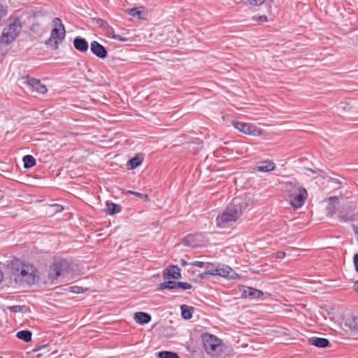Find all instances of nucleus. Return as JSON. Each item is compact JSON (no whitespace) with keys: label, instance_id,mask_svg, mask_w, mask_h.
I'll list each match as a JSON object with an SVG mask.
<instances>
[{"label":"nucleus","instance_id":"obj_37","mask_svg":"<svg viewBox=\"0 0 358 358\" xmlns=\"http://www.w3.org/2000/svg\"><path fill=\"white\" fill-rule=\"evenodd\" d=\"M253 18L255 19L259 22H264L267 21V16L265 15H259L257 18L254 17Z\"/></svg>","mask_w":358,"mask_h":358},{"label":"nucleus","instance_id":"obj_45","mask_svg":"<svg viewBox=\"0 0 358 358\" xmlns=\"http://www.w3.org/2000/svg\"><path fill=\"white\" fill-rule=\"evenodd\" d=\"M180 264L182 265V266H186L187 264V262L184 259H181L180 260Z\"/></svg>","mask_w":358,"mask_h":358},{"label":"nucleus","instance_id":"obj_2","mask_svg":"<svg viewBox=\"0 0 358 358\" xmlns=\"http://www.w3.org/2000/svg\"><path fill=\"white\" fill-rule=\"evenodd\" d=\"M286 187L291 206L294 209L302 207L308 197L306 189L296 180L287 182Z\"/></svg>","mask_w":358,"mask_h":358},{"label":"nucleus","instance_id":"obj_44","mask_svg":"<svg viewBox=\"0 0 358 358\" xmlns=\"http://www.w3.org/2000/svg\"><path fill=\"white\" fill-rule=\"evenodd\" d=\"M354 289L355 292H358V280L355 281L354 284Z\"/></svg>","mask_w":358,"mask_h":358},{"label":"nucleus","instance_id":"obj_34","mask_svg":"<svg viewBox=\"0 0 358 358\" xmlns=\"http://www.w3.org/2000/svg\"><path fill=\"white\" fill-rule=\"evenodd\" d=\"M128 193L130 194H132V195H135L142 199H144L145 201H147L149 199L148 195L146 194H142V193L134 192V191H128Z\"/></svg>","mask_w":358,"mask_h":358},{"label":"nucleus","instance_id":"obj_47","mask_svg":"<svg viewBox=\"0 0 358 358\" xmlns=\"http://www.w3.org/2000/svg\"><path fill=\"white\" fill-rule=\"evenodd\" d=\"M204 275H206V273H201V274L199 275V277H200L201 278H203V276H204Z\"/></svg>","mask_w":358,"mask_h":358},{"label":"nucleus","instance_id":"obj_8","mask_svg":"<svg viewBox=\"0 0 358 358\" xmlns=\"http://www.w3.org/2000/svg\"><path fill=\"white\" fill-rule=\"evenodd\" d=\"M234 127L245 134L259 136L262 134V130L250 123L239 121L233 122Z\"/></svg>","mask_w":358,"mask_h":358},{"label":"nucleus","instance_id":"obj_35","mask_svg":"<svg viewBox=\"0 0 358 358\" xmlns=\"http://www.w3.org/2000/svg\"><path fill=\"white\" fill-rule=\"evenodd\" d=\"M69 291L73 293L80 294L84 292V289L78 286H72L69 287Z\"/></svg>","mask_w":358,"mask_h":358},{"label":"nucleus","instance_id":"obj_31","mask_svg":"<svg viewBox=\"0 0 358 358\" xmlns=\"http://www.w3.org/2000/svg\"><path fill=\"white\" fill-rule=\"evenodd\" d=\"M205 267H206V271H205L206 274L212 275H215L217 265H215L211 263H207L206 264Z\"/></svg>","mask_w":358,"mask_h":358},{"label":"nucleus","instance_id":"obj_25","mask_svg":"<svg viewBox=\"0 0 358 358\" xmlns=\"http://www.w3.org/2000/svg\"><path fill=\"white\" fill-rule=\"evenodd\" d=\"M345 324L350 329H358V315H350L345 320Z\"/></svg>","mask_w":358,"mask_h":358},{"label":"nucleus","instance_id":"obj_30","mask_svg":"<svg viewBox=\"0 0 358 358\" xmlns=\"http://www.w3.org/2000/svg\"><path fill=\"white\" fill-rule=\"evenodd\" d=\"M341 220L344 222L354 221L357 218V215L353 212H348L340 216Z\"/></svg>","mask_w":358,"mask_h":358},{"label":"nucleus","instance_id":"obj_26","mask_svg":"<svg viewBox=\"0 0 358 358\" xmlns=\"http://www.w3.org/2000/svg\"><path fill=\"white\" fill-rule=\"evenodd\" d=\"M31 332L28 330H22L17 333L16 336L25 342H29L31 340Z\"/></svg>","mask_w":358,"mask_h":358},{"label":"nucleus","instance_id":"obj_29","mask_svg":"<svg viewBox=\"0 0 358 358\" xmlns=\"http://www.w3.org/2000/svg\"><path fill=\"white\" fill-rule=\"evenodd\" d=\"M159 358H179L177 353L171 351H162L158 353Z\"/></svg>","mask_w":358,"mask_h":358},{"label":"nucleus","instance_id":"obj_41","mask_svg":"<svg viewBox=\"0 0 358 358\" xmlns=\"http://www.w3.org/2000/svg\"><path fill=\"white\" fill-rule=\"evenodd\" d=\"M6 15L5 10L3 9V6L0 4V21L1 20V18Z\"/></svg>","mask_w":358,"mask_h":358},{"label":"nucleus","instance_id":"obj_19","mask_svg":"<svg viewBox=\"0 0 358 358\" xmlns=\"http://www.w3.org/2000/svg\"><path fill=\"white\" fill-rule=\"evenodd\" d=\"M103 31H105L106 36L108 38H112L120 41H127L129 39V38L125 36L115 34L113 28L109 24H107L106 27H105Z\"/></svg>","mask_w":358,"mask_h":358},{"label":"nucleus","instance_id":"obj_32","mask_svg":"<svg viewBox=\"0 0 358 358\" xmlns=\"http://www.w3.org/2000/svg\"><path fill=\"white\" fill-rule=\"evenodd\" d=\"M93 21L94 22V24L98 26L99 27H101L103 29L105 28V27H106V25L108 24V23L103 20V19L101 18H94L93 19Z\"/></svg>","mask_w":358,"mask_h":358},{"label":"nucleus","instance_id":"obj_1","mask_svg":"<svg viewBox=\"0 0 358 358\" xmlns=\"http://www.w3.org/2000/svg\"><path fill=\"white\" fill-rule=\"evenodd\" d=\"M248 207V202L239 197L232 199L231 203L225 208L223 213L217 217V225L224 227V224L236 221Z\"/></svg>","mask_w":358,"mask_h":358},{"label":"nucleus","instance_id":"obj_12","mask_svg":"<svg viewBox=\"0 0 358 358\" xmlns=\"http://www.w3.org/2000/svg\"><path fill=\"white\" fill-rule=\"evenodd\" d=\"M90 50L97 57L105 59L108 55L106 48L96 41H93L90 44Z\"/></svg>","mask_w":358,"mask_h":358},{"label":"nucleus","instance_id":"obj_21","mask_svg":"<svg viewBox=\"0 0 358 358\" xmlns=\"http://www.w3.org/2000/svg\"><path fill=\"white\" fill-rule=\"evenodd\" d=\"M143 160V155L141 154H138L136 155V157L129 160L127 165L130 166V169H134L141 164Z\"/></svg>","mask_w":358,"mask_h":358},{"label":"nucleus","instance_id":"obj_24","mask_svg":"<svg viewBox=\"0 0 358 358\" xmlns=\"http://www.w3.org/2000/svg\"><path fill=\"white\" fill-rule=\"evenodd\" d=\"M30 31L33 33L34 38H36L38 36H42L44 31L41 24L36 22L31 24L30 27Z\"/></svg>","mask_w":358,"mask_h":358},{"label":"nucleus","instance_id":"obj_5","mask_svg":"<svg viewBox=\"0 0 358 358\" xmlns=\"http://www.w3.org/2000/svg\"><path fill=\"white\" fill-rule=\"evenodd\" d=\"M22 27L20 20L18 17H14L13 21L3 29L0 41L6 45L13 42L21 32Z\"/></svg>","mask_w":358,"mask_h":358},{"label":"nucleus","instance_id":"obj_42","mask_svg":"<svg viewBox=\"0 0 358 358\" xmlns=\"http://www.w3.org/2000/svg\"><path fill=\"white\" fill-rule=\"evenodd\" d=\"M285 256V253L284 252H282V251H279L277 253V257L278 258H280V259H282L284 258Z\"/></svg>","mask_w":358,"mask_h":358},{"label":"nucleus","instance_id":"obj_4","mask_svg":"<svg viewBox=\"0 0 358 358\" xmlns=\"http://www.w3.org/2000/svg\"><path fill=\"white\" fill-rule=\"evenodd\" d=\"M52 22L54 28L51 31L50 37L45 41V44L52 50H57L59 44L64 39L66 31L60 18H54Z\"/></svg>","mask_w":358,"mask_h":358},{"label":"nucleus","instance_id":"obj_13","mask_svg":"<svg viewBox=\"0 0 358 358\" xmlns=\"http://www.w3.org/2000/svg\"><path fill=\"white\" fill-rule=\"evenodd\" d=\"M162 276L164 280L168 278L180 279L181 278L180 269L178 266H169L163 271Z\"/></svg>","mask_w":358,"mask_h":358},{"label":"nucleus","instance_id":"obj_15","mask_svg":"<svg viewBox=\"0 0 358 358\" xmlns=\"http://www.w3.org/2000/svg\"><path fill=\"white\" fill-rule=\"evenodd\" d=\"M308 344L320 348H326L330 345L328 339L319 337H311L308 341Z\"/></svg>","mask_w":358,"mask_h":358},{"label":"nucleus","instance_id":"obj_22","mask_svg":"<svg viewBox=\"0 0 358 358\" xmlns=\"http://www.w3.org/2000/svg\"><path fill=\"white\" fill-rule=\"evenodd\" d=\"M107 212L109 215H113L116 213L121 212L122 207L119 204H116L112 202H106Z\"/></svg>","mask_w":358,"mask_h":358},{"label":"nucleus","instance_id":"obj_43","mask_svg":"<svg viewBox=\"0 0 358 358\" xmlns=\"http://www.w3.org/2000/svg\"><path fill=\"white\" fill-rule=\"evenodd\" d=\"M329 199L331 201V203L338 202V198L336 196H331Z\"/></svg>","mask_w":358,"mask_h":358},{"label":"nucleus","instance_id":"obj_9","mask_svg":"<svg viewBox=\"0 0 358 358\" xmlns=\"http://www.w3.org/2000/svg\"><path fill=\"white\" fill-rule=\"evenodd\" d=\"M24 79L26 80L25 83L31 91L36 92L40 94H45L47 92L46 86L42 84L38 79L31 78L29 76H25Z\"/></svg>","mask_w":358,"mask_h":358},{"label":"nucleus","instance_id":"obj_40","mask_svg":"<svg viewBox=\"0 0 358 358\" xmlns=\"http://www.w3.org/2000/svg\"><path fill=\"white\" fill-rule=\"evenodd\" d=\"M192 265L198 267H203L204 266V263L203 262L195 261L193 263H192Z\"/></svg>","mask_w":358,"mask_h":358},{"label":"nucleus","instance_id":"obj_27","mask_svg":"<svg viewBox=\"0 0 358 358\" xmlns=\"http://www.w3.org/2000/svg\"><path fill=\"white\" fill-rule=\"evenodd\" d=\"M22 160L24 162V166L26 169L31 168L36 164L35 158L29 155L24 156Z\"/></svg>","mask_w":358,"mask_h":358},{"label":"nucleus","instance_id":"obj_46","mask_svg":"<svg viewBox=\"0 0 358 358\" xmlns=\"http://www.w3.org/2000/svg\"><path fill=\"white\" fill-rule=\"evenodd\" d=\"M3 278V274L2 271L0 269V282L2 281Z\"/></svg>","mask_w":358,"mask_h":358},{"label":"nucleus","instance_id":"obj_23","mask_svg":"<svg viewBox=\"0 0 358 358\" xmlns=\"http://www.w3.org/2000/svg\"><path fill=\"white\" fill-rule=\"evenodd\" d=\"M181 309V315L183 319L189 320L192 318V313L194 312V308L191 306H188L187 305H182L180 306Z\"/></svg>","mask_w":358,"mask_h":358},{"label":"nucleus","instance_id":"obj_3","mask_svg":"<svg viewBox=\"0 0 358 358\" xmlns=\"http://www.w3.org/2000/svg\"><path fill=\"white\" fill-rule=\"evenodd\" d=\"M13 267L17 272L15 274L17 275L20 282L28 285L34 284L36 282V268L33 265L29 263L16 261V263L13 264Z\"/></svg>","mask_w":358,"mask_h":358},{"label":"nucleus","instance_id":"obj_33","mask_svg":"<svg viewBox=\"0 0 358 358\" xmlns=\"http://www.w3.org/2000/svg\"><path fill=\"white\" fill-rule=\"evenodd\" d=\"M176 287L177 289H182L185 290L191 289L192 285L188 282H177Z\"/></svg>","mask_w":358,"mask_h":358},{"label":"nucleus","instance_id":"obj_38","mask_svg":"<svg viewBox=\"0 0 358 358\" xmlns=\"http://www.w3.org/2000/svg\"><path fill=\"white\" fill-rule=\"evenodd\" d=\"M353 262L355 264V270L358 272V254H355L354 255Z\"/></svg>","mask_w":358,"mask_h":358},{"label":"nucleus","instance_id":"obj_18","mask_svg":"<svg viewBox=\"0 0 358 358\" xmlns=\"http://www.w3.org/2000/svg\"><path fill=\"white\" fill-rule=\"evenodd\" d=\"M125 13L138 20H145L144 7L143 6L127 9Z\"/></svg>","mask_w":358,"mask_h":358},{"label":"nucleus","instance_id":"obj_36","mask_svg":"<svg viewBox=\"0 0 358 358\" xmlns=\"http://www.w3.org/2000/svg\"><path fill=\"white\" fill-rule=\"evenodd\" d=\"M247 1L252 6H260L263 4L266 0H247Z\"/></svg>","mask_w":358,"mask_h":358},{"label":"nucleus","instance_id":"obj_17","mask_svg":"<svg viewBox=\"0 0 358 358\" xmlns=\"http://www.w3.org/2000/svg\"><path fill=\"white\" fill-rule=\"evenodd\" d=\"M73 45L77 50L81 52H87L89 48L87 41L85 38L79 36L74 38Z\"/></svg>","mask_w":358,"mask_h":358},{"label":"nucleus","instance_id":"obj_7","mask_svg":"<svg viewBox=\"0 0 358 358\" xmlns=\"http://www.w3.org/2000/svg\"><path fill=\"white\" fill-rule=\"evenodd\" d=\"M69 263L65 259L55 262L50 266L49 278L51 280H55L58 277L64 275L69 272Z\"/></svg>","mask_w":358,"mask_h":358},{"label":"nucleus","instance_id":"obj_28","mask_svg":"<svg viewBox=\"0 0 358 358\" xmlns=\"http://www.w3.org/2000/svg\"><path fill=\"white\" fill-rule=\"evenodd\" d=\"M177 282L169 280L164 282H162L159 285V289H177L176 287Z\"/></svg>","mask_w":358,"mask_h":358},{"label":"nucleus","instance_id":"obj_20","mask_svg":"<svg viewBox=\"0 0 358 358\" xmlns=\"http://www.w3.org/2000/svg\"><path fill=\"white\" fill-rule=\"evenodd\" d=\"M134 319L136 322L144 324L148 323L151 320V316L146 313L137 312L134 314Z\"/></svg>","mask_w":358,"mask_h":358},{"label":"nucleus","instance_id":"obj_48","mask_svg":"<svg viewBox=\"0 0 358 358\" xmlns=\"http://www.w3.org/2000/svg\"><path fill=\"white\" fill-rule=\"evenodd\" d=\"M43 348H45V346H40L37 350H41Z\"/></svg>","mask_w":358,"mask_h":358},{"label":"nucleus","instance_id":"obj_16","mask_svg":"<svg viewBox=\"0 0 358 358\" xmlns=\"http://www.w3.org/2000/svg\"><path fill=\"white\" fill-rule=\"evenodd\" d=\"M275 164L272 161H264L259 163V165L255 167L253 170L259 172H269L274 170Z\"/></svg>","mask_w":358,"mask_h":358},{"label":"nucleus","instance_id":"obj_39","mask_svg":"<svg viewBox=\"0 0 358 358\" xmlns=\"http://www.w3.org/2000/svg\"><path fill=\"white\" fill-rule=\"evenodd\" d=\"M10 310L13 312H19L22 310V307L20 306H11L10 307Z\"/></svg>","mask_w":358,"mask_h":358},{"label":"nucleus","instance_id":"obj_10","mask_svg":"<svg viewBox=\"0 0 358 358\" xmlns=\"http://www.w3.org/2000/svg\"><path fill=\"white\" fill-rule=\"evenodd\" d=\"M215 275H218L227 279H236L238 278V275L231 267L224 264L217 265Z\"/></svg>","mask_w":358,"mask_h":358},{"label":"nucleus","instance_id":"obj_6","mask_svg":"<svg viewBox=\"0 0 358 358\" xmlns=\"http://www.w3.org/2000/svg\"><path fill=\"white\" fill-rule=\"evenodd\" d=\"M206 352L212 356L216 355L220 350V341L214 335L205 333L201 336Z\"/></svg>","mask_w":358,"mask_h":358},{"label":"nucleus","instance_id":"obj_11","mask_svg":"<svg viewBox=\"0 0 358 358\" xmlns=\"http://www.w3.org/2000/svg\"><path fill=\"white\" fill-rule=\"evenodd\" d=\"M202 238L201 234H189L183 238L182 243L185 246L196 248L201 244Z\"/></svg>","mask_w":358,"mask_h":358},{"label":"nucleus","instance_id":"obj_14","mask_svg":"<svg viewBox=\"0 0 358 358\" xmlns=\"http://www.w3.org/2000/svg\"><path fill=\"white\" fill-rule=\"evenodd\" d=\"M263 295L264 293L261 290L251 287H245L242 293V296L253 299H259Z\"/></svg>","mask_w":358,"mask_h":358}]
</instances>
